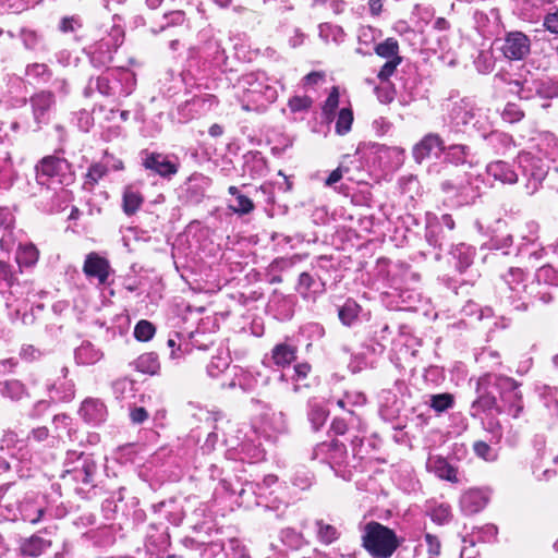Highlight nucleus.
<instances>
[{
	"label": "nucleus",
	"instance_id": "obj_63",
	"mask_svg": "<svg viewBox=\"0 0 558 558\" xmlns=\"http://www.w3.org/2000/svg\"><path fill=\"white\" fill-rule=\"evenodd\" d=\"M21 355L26 361H33V360H36L37 357H39L40 352L33 345H25L22 348Z\"/></svg>",
	"mask_w": 558,
	"mask_h": 558
},
{
	"label": "nucleus",
	"instance_id": "obj_33",
	"mask_svg": "<svg viewBox=\"0 0 558 558\" xmlns=\"http://www.w3.org/2000/svg\"><path fill=\"white\" fill-rule=\"evenodd\" d=\"M316 535L322 544L330 545L339 538V532L336 526L324 522L323 520L315 521Z\"/></svg>",
	"mask_w": 558,
	"mask_h": 558
},
{
	"label": "nucleus",
	"instance_id": "obj_42",
	"mask_svg": "<svg viewBox=\"0 0 558 558\" xmlns=\"http://www.w3.org/2000/svg\"><path fill=\"white\" fill-rule=\"evenodd\" d=\"M444 230L441 226H432L426 232L427 242L434 247H438L442 250L449 243L446 241L445 235L442 234Z\"/></svg>",
	"mask_w": 558,
	"mask_h": 558
},
{
	"label": "nucleus",
	"instance_id": "obj_58",
	"mask_svg": "<svg viewBox=\"0 0 558 558\" xmlns=\"http://www.w3.org/2000/svg\"><path fill=\"white\" fill-rule=\"evenodd\" d=\"M26 74L29 76H35V77L45 76V75H47L48 77L50 76L49 69L47 68L46 64H41V63L29 64L26 68Z\"/></svg>",
	"mask_w": 558,
	"mask_h": 558
},
{
	"label": "nucleus",
	"instance_id": "obj_44",
	"mask_svg": "<svg viewBox=\"0 0 558 558\" xmlns=\"http://www.w3.org/2000/svg\"><path fill=\"white\" fill-rule=\"evenodd\" d=\"M0 282L7 288H12L17 282L16 271L5 262H0Z\"/></svg>",
	"mask_w": 558,
	"mask_h": 558
},
{
	"label": "nucleus",
	"instance_id": "obj_26",
	"mask_svg": "<svg viewBox=\"0 0 558 558\" xmlns=\"http://www.w3.org/2000/svg\"><path fill=\"white\" fill-rule=\"evenodd\" d=\"M537 80L524 78L523 81L513 80L508 83L509 92L518 95L521 99H532L537 97L536 87Z\"/></svg>",
	"mask_w": 558,
	"mask_h": 558
},
{
	"label": "nucleus",
	"instance_id": "obj_35",
	"mask_svg": "<svg viewBox=\"0 0 558 558\" xmlns=\"http://www.w3.org/2000/svg\"><path fill=\"white\" fill-rule=\"evenodd\" d=\"M360 311V305L354 300L348 299L338 310V316L343 325L351 326L357 318Z\"/></svg>",
	"mask_w": 558,
	"mask_h": 558
},
{
	"label": "nucleus",
	"instance_id": "obj_54",
	"mask_svg": "<svg viewBox=\"0 0 558 558\" xmlns=\"http://www.w3.org/2000/svg\"><path fill=\"white\" fill-rule=\"evenodd\" d=\"M401 62L400 57H396L392 60L387 61L380 69L378 73V78L380 81H387L396 71L398 64Z\"/></svg>",
	"mask_w": 558,
	"mask_h": 558
},
{
	"label": "nucleus",
	"instance_id": "obj_46",
	"mask_svg": "<svg viewBox=\"0 0 558 558\" xmlns=\"http://www.w3.org/2000/svg\"><path fill=\"white\" fill-rule=\"evenodd\" d=\"M38 250L33 244H26L20 247L19 259L25 265H33L38 259Z\"/></svg>",
	"mask_w": 558,
	"mask_h": 558
},
{
	"label": "nucleus",
	"instance_id": "obj_32",
	"mask_svg": "<svg viewBox=\"0 0 558 558\" xmlns=\"http://www.w3.org/2000/svg\"><path fill=\"white\" fill-rule=\"evenodd\" d=\"M308 421L312 424L314 430H318L326 422L328 417V411L318 402H308Z\"/></svg>",
	"mask_w": 558,
	"mask_h": 558
},
{
	"label": "nucleus",
	"instance_id": "obj_20",
	"mask_svg": "<svg viewBox=\"0 0 558 558\" xmlns=\"http://www.w3.org/2000/svg\"><path fill=\"white\" fill-rule=\"evenodd\" d=\"M486 171L488 175H492L495 180L502 183L512 184L518 181V174L515 171L509 163L501 160L490 162L487 166Z\"/></svg>",
	"mask_w": 558,
	"mask_h": 558
},
{
	"label": "nucleus",
	"instance_id": "obj_45",
	"mask_svg": "<svg viewBox=\"0 0 558 558\" xmlns=\"http://www.w3.org/2000/svg\"><path fill=\"white\" fill-rule=\"evenodd\" d=\"M155 335V327L148 320H140L134 328V336L140 341H148Z\"/></svg>",
	"mask_w": 558,
	"mask_h": 558
},
{
	"label": "nucleus",
	"instance_id": "obj_10",
	"mask_svg": "<svg viewBox=\"0 0 558 558\" xmlns=\"http://www.w3.org/2000/svg\"><path fill=\"white\" fill-rule=\"evenodd\" d=\"M501 50L510 60H521L530 52V39L521 32L507 34Z\"/></svg>",
	"mask_w": 558,
	"mask_h": 558
},
{
	"label": "nucleus",
	"instance_id": "obj_50",
	"mask_svg": "<svg viewBox=\"0 0 558 558\" xmlns=\"http://www.w3.org/2000/svg\"><path fill=\"white\" fill-rule=\"evenodd\" d=\"M424 538L427 545V553L430 556V558L438 557L441 550V543L439 538L430 533H426L424 535Z\"/></svg>",
	"mask_w": 558,
	"mask_h": 558
},
{
	"label": "nucleus",
	"instance_id": "obj_16",
	"mask_svg": "<svg viewBox=\"0 0 558 558\" xmlns=\"http://www.w3.org/2000/svg\"><path fill=\"white\" fill-rule=\"evenodd\" d=\"M484 383L492 384L494 389L499 392L500 398H508V395L520 391V384L513 378L497 375V374H485Z\"/></svg>",
	"mask_w": 558,
	"mask_h": 558
},
{
	"label": "nucleus",
	"instance_id": "obj_25",
	"mask_svg": "<svg viewBox=\"0 0 558 558\" xmlns=\"http://www.w3.org/2000/svg\"><path fill=\"white\" fill-rule=\"evenodd\" d=\"M0 393L12 401H20L28 396L25 385L17 379L0 383Z\"/></svg>",
	"mask_w": 558,
	"mask_h": 558
},
{
	"label": "nucleus",
	"instance_id": "obj_64",
	"mask_svg": "<svg viewBox=\"0 0 558 558\" xmlns=\"http://www.w3.org/2000/svg\"><path fill=\"white\" fill-rule=\"evenodd\" d=\"M330 429L336 435H343L347 432L348 426H347V423L344 422V420H342V418H335L332 421V423H331Z\"/></svg>",
	"mask_w": 558,
	"mask_h": 558
},
{
	"label": "nucleus",
	"instance_id": "obj_8",
	"mask_svg": "<svg viewBox=\"0 0 558 558\" xmlns=\"http://www.w3.org/2000/svg\"><path fill=\"white\" fill-rule=\"evenodd\" d=\"M83 272L89 279H97L98 286H106L109 284V278L113 270L107 258L96 252H90L85 257Z\"/></svg>",
	"mask_w": 558,
	"mask_h": 558
},
{
	"label": "nucleus",
	"instance_id": "obj_52",
	"mask_svg": "<svg viewBox=\"0 0 558 558\" xmlns=\"http://www.w3.org/2000/svg\"><path fill=\"white\" fill-rule=\"evenodd\" d=\"M339 105V92L337 87H332V90L330 92L329 96L327 97L325 105H324V112L326 116L332 114Z\"/></svg>",
	"mask_w": 558,
	"mask_h": 558
},
{
	"label": "nucleus",
	"instance_id": "obj_36",
	"mask_svg": "<svg viewBox=\"0 0 558 558\" xmlns=\"http://www.w3.org/2000/svg\"><path fill=\"white\" fill-rule=\"evenodd\" d=\"M502 402V412H507L512 417L517 418L523 411V400L521 391L508 395V398H500Z\"/></svg>",
	"mask_w": 558,
	"mask_h": 558
},
{
	"label": "nucleus",
	"instance_id": "obj_3",
	"mask_svg": "<svg viewBox=\"0 0 558 558\" xmlns=\"http://www.w3.org/2000/svg\"><path fill=\"white\" fill-rule=\"evenodd\" d=\"M36 178L39 184H48L49 181L61 185H70L74 182L72 166L66 159L58 156L44 157L36 166Z\"/></svg>",
	"mask_w": 558,
	"mask_h": 558
},
{
	"label": "nucleus",
	"instance_id": "obj_57",
	"mask_svg": "<svg viewBox=\"0 0 558 558\" xmlns=\"http://www.w3.org/2000/svg\"><path fill=\"white\" fill-rule=\"evenodd\" d=\"M349 172V167L343 163H340L337 169L331 171L329 177L326 179L325 184L327 186H332L335 183L339 182L345 173Z\"/></svg>",
	"mask_w": 558,
	"mask_h": 558
},
{
	"label": "nucleus",
	"instance_id": "obj_23",
	"mask_svg": "<svg viewBox=\"0 0 558 558\" xmlns=\"http://www.w3.org/2000/svg\"><path fill=\"white\" fill-rule=\"evenodd\" d=\"M104 353L90 342H83L75 350V360L82 365H93L100 361Z\"/></svg>",
	"mask_w": 558,
	"mask_h": 558
},
{
	"label": "nucleus",
	"instance_id": "obj_39",
	"mask_svg": "<svg viewBox=\"0 0 558 558\" xmlns=\"http://www.w3.org/2000/svg\"><path fill=\"white\" fill-rule=\"evenodd\" d=\"M454 402L453 396L450 393L433 395L430 397V408L436 412L441 413L452 408Z\"/></svg>",
	"mask_w": 558,
	"mask_h": 558
},
{
	"label": "nucleus",
	"instance_id": "obj_62",
	"mask_svg": "<svg viewBox=\"0 0 558 558\" xmlns=\"http://www.w3.org/2000/svg\"><path fill=\"white\" fill-rule=\"evenodd\" d=\"M23 41L26 48L33 49L37 44V34L33 31L22 32Z\"/></svg>",
	"mask_w": 558,
	"mask_h": 558
},
{
	"label": "nucleus",
	"instance_id": "obj_56",
	"mask_svg": "<svg viewBox=\"0 0 558 558\" xmlns=\"http://www.w3.org/2000/svg\"><path fill=\"white\" fill-rule=\"evenodd\" d=\"M229 549L231 553H229L228 555L231 558H250L245 547L238 539H231L229 542Z\"/></svg>",
	"mask_w": 558,
	"mask_h": 558
},
{
	"label": "nucleus",
	"instance_id": "obj_11",
	"mask_svg": "<svg viewBox=\"0 0 558 558\" xmlns=\"http://www.w3.org/2000/svg\"><path fill=\"white\" fill-rule=\"evenodd\" d=\"M34 120L40 128L41 124L48 123L49 110L54 104V96L51 92H39L29 98Z\"/></svg>",
	"mask_w": 558,
	"mask_h": 558
},
{
	"label": "nucleus",
	"instance_id": "obj_28",
	"mask_svg": "<svg viewBox=\"0 0 558 558\" xmlns=\"http://www.w3.org/2000/svg\"><path fill=\"white\" fill-rule=\"evenodd\" d=\"M482 425L484 430L489 435V441L492 444H499L502 438V425L497 417V413L489 412L482 418Z\"/></svg>",
	"mask_w": 558,
	"mask_h": 558
},
{
	"label": "nucleus",
	"instance_id": "obj_43",
	"mask_svg": "<svg viewBox=\"0 0 558 558\" xmlns=\"http://www.w3.org/2000/svg\"><path fill=\"white\" fill-rule=\"evenodd\" d=\"M107 173V167L101 163H94L86 174L84 187L92 190L94 185Z\"/></svg>",
	"mask_w": 558,
	"mask_h": 558
},
{
	"label": "nucleus",
	"instance_id": "obj_6",
	"mask_svg": "<svg viewBox=\"0 0 558 558\" xmlns=\"http://www.w3.org/2000/svg\"><path fill=\"white\" fill-rule=\"evenodd\" d=\"M65 472L72 475L73 480L83 484H92L97 471V464L89 454L70 450L64 462Z\"/></svg>",
	"mask_w": 558,
	"mask_h": 558
},
{
	"label": "nucleus",
	"instance_id": "obj_2",
	"mask_svg": "<svg viewBox=\"0 0 558 558\" xmlns=\"http://www.w3.org/2000/svg\"><path fill=\"white\" fill-rule=\"evenodd\" d=\"M238 87L247 97L246 102L243 101L242 108L246 111L252 109V105L256 107L271 104L277 99V89L268 83V78L264 73L244 74L238 82Z\"/></svg>",
	"mask_w": 558,
	"mask_h": 558
},
{
	"label": "nucleus",
	"instance_id": "obj_17",
	"mask_svg": "<svg viewBox=\"0 0 558 558\" xmlns=\"http://www.w3.org/2000/svg\"><path fill=\"white\" fill-rule=\"evenodd\" d=\"M20 513L24 521L36 524L43 518L45 507L36 496H29L21 502Z\"/></svg>",
	"mask_w": 558,
	"mask_h": 558
},
{
	"label": "nucleus",
	"instance_id": "obj_40",
	"mask_svg": "<svg viewBox=\"0 0 558 558\" xmlns=\"http://www.w3.org/2000/svg\"><path fill=\"white\" fill-rule=\"evenodd\" d=\"M234 201L235 204H230L229 209L238 215H247L255 208L253 201L242 193L238 195Z\"/></svg>",
	"mask_w": 558,
	"mask_h": 558
},
{
	"label": "nucleus",
	"instance_id": "obj_18",
	"mask_svg": "<svg viewBox=\"0 0 558 558\" xmlns=\"http://www.w3.org/2000/svg\"><path fill=\"white\" fill-rule=\"evenodd\" d=\"M315 454H326L330 463L340 464L347 454V449L342 442L333 439L329 442L324 441L318 444L315 448Z\"/></svg>",
	"mask_w": 558,
	"mask_h": 558
},
{
	"label": "nucleus",
	"instance_id": "obj_48",
	"mask_svg": "<svg viewBox=\"0 0 558 558\" xmlns=\"http://www.w3.org/2000/svg\"><path fill=\"white\" fill-rule=\"evenodd\" d=\"M473 450L477 457L486 461H494L496 459V453L494 452L492 447L485 441H475L473 445Z\"/></svg>",
	"mask_w": 558,
	"mask_h": 558
},
{
	"label": "nucleus",
	"instance_id": "obj_12",
	"mask_svg": "<svg viewBox=\"0 0 558 558\" xmlns=\"http://www.w3.org/2000/svg\"><path fill=\"white\" fill-rule=\"evenodd\" d=\"M143 166L162 178H170L179 170L178 163L172 162L167 156L157 153L147 154Z\"/></svg>",
	"mask_w": 558,
	"mask_h": 558
},
{
	"label": "nucleus",
	"instance_id": "obj_37",
	"mask_svg": "<svg viewBox=\"0 0 558 558\" xmlns=\"http://www.w3.org/2000/svg\"><path fill=\"white\" fill-rule=\"evenodd\" d=\"M451 254L458 259L457 267L460 271H464L473 263L474 250L471 246L459 244Z\"/></svg>",
	"mask_w": 558,
	"mask_h": 558
},
{
	"label": "nucleus",
	"instance_id": "obj_34",
	"mask_svg": "<svg viewBox=\"0 0 558 558\" xmlns=\"http://www.w3.org/2000/svg\"><path fill=\"white\" fill-rule=\"evenodd\" d=\"M537 97L542 99L558 98V78H541L537 80L536 87Z\"/></svg>",
	"mask_w": 558,
	"mask_h": 558
},
{
	"label": "nucleus",
	"instance_id": "obj_14",
	"mask_svg": "<svg viewBox=\"0 0 558 558\" xmlns=\"http://www.w3.org/2000/svg\"><path fill=\"white\" fill-rule=\"evenodd\" d=\"M80 415L88 423L99 424L106 420V405L98 399L88 398L83 401Z\"/></svg>",
	"mask_w": 558,
	"mask_h": 558
},
{
	"label": "nucleus",
	"instance_id": "obj_47",
	"mask_svg": "<svg viewBox=\"0 0 558 558\" xmlns=\"http://www.w3.org/2000/svg\"><path fill=\"white\" fill-rule=\"evenodd\" d=\"M430 518L437 524H445L449 522L451 518L450 507L448 505H439L432 509Z\"/></svg>",
	"mask_w": 558,
	"mask_h": 558
},
{
	"label": "nucleus",
	"instance_id": "obj_61",
	"mask_svg": "<svg viewBox=\"0 0 558 558\" xmlns=\"http://www.w3.org/2000/svg\"><path fill=\"white\" fill-rule=\"evenodd\" d=\"M130 417L134 424H141L148 418V413L144 408H134L130 412Z\"/></svg>",
	"mask_w": 558,
	"mask_h": 558
},
{
	"label": "nucleus",
	"instance_id": "obj_60",
	"mask_svg": "<svg viewBox=\"0 0 558 558\" xmlns=\"http://www.w3.org/2000/svg\"><path fill=\"white\" fill-rule=\"evenodd\" d=\"M544 26L553 34H558V11L545 16Z\"/></svg>",
	"mask_w": 558,
	"mask_h": 558
},
{
	"label": "nucleus",
	"instance_id": "obj_41",
	"mask_svg": "<svg viewBox=\"0 0 558 558\" xmlns=\"http://www.w3.org/2000/svg\"><path fill=\"white\" fill-rule=\"evenodd\" d=\"M398 41L393 38H387L385 41L376 45L375 52L383 58H392L398 57Z\"/></svg>",
	"mask_w": 558,
	"mask_h": 558
},
{
	"label": "nucleus",
	"instance_id": "obj_13",
	"mask_svg": "<svg viewBox=\"0 0 558 558\" xmlns=\"http://www.w3.org/2000/svg\"><path fill=\"white\" fill-rule=\"evenodd\" d=\"M295 290L304 300L315 301L318 295L325 292V283L304 271L299 276Z\"/></svg>",
	"mask_w": 558,
	"mask_h": 558
},
{
	"label": "nucleus",
	"instance_id": "obj_1",
	"mask_svg": "<svg viewBox=\"0 0 558 558\" xmlns=\"http://www.w3.org/2000/svg\"><path fill=\"white\" fill-rule=\"evenodd\" d=\"M362 544L374 558H390L400 545L391 529L375 521L364 526Z\"/></svg>",
	"mask_w": 558,
	"mask_h": 558
},
{
	"label": "nucleus",
	"instance_id": "obj_22",
	"mask_svg": "<svg viewBox=\"0 0 558 558\" xmlns=\"http://www.w3.org/2000/svg\"><path fill=\"white\" fill-rule=\"evenodd\" d=\"M296 359V348L288 343H279L271 351V360L275 365L286 367Z\"/></svg>",
	"mask_w": 558,
	"mask_h": 558
},
{
	"label": "nucleus",
	"instance_id": "obj_27",
	"mask_svg": "<svg viewBox=\"0 0 558 558\" xmlns=\"http://www.w3.org/2000/svg\"><path fill=\"white\" fill-rule=\"evenodd\" d=\"M144 198L133 186H126L123 191L122 209L125 215H134L142 206Z\"/></svg>",
	"mask_w": 558,
	"mask_h": 558
},
{
	"label": "nucleus",
	"instance_id": "obj_24",
	"mask_svg": "<svg viewBox=\"0 0 558 558\" xmlns=\"http://www.w3.org/2000/svg\"><path fill=\"white\" fill-rule=\"evenodd\" d=\"M93 90H97L104 96L116 95V86L112 84L111 76L105 74L96 78H90L84 92L85 96H89Z\"/></svg>",
	"mask_w": 558,
	"mask_h": 558
},
{
	"label": "nucleus",
	"instance_id": "obj_59",
	"mask_svg": "<svg viewBox=\"0 0 558 558\" xmlns=\"http://www.w3.org/2000/svg\"><path fill=\"white\" fill-rule=\"evenodd\" d=\"M311 368L312 367L308 363H299L293 367V375L291 378L296 381L305 379L311 372Z\"/></svg>",
	"mask_w": 558,
	"mask_h": 558
},
{
	"label": "nucleus",
	"instance_id": "obj_21",
	"mask_svg": "<svg viewBox=\"0 0 558 558\" xmlns=\"http://www.w3.org/2000/svg\"><path fill=\"white\" fill-rule=\"evenodd\" d=\"M50 546V541L45 539L38 535H33L22 541L20 550L24 556L38 557Z\"/></svg>",
	"mask_w": 558,
	"mask_h": 558
},
{
	"label": "nucleus",
	"instance_id": "obj_7",
	"mask_svg": "<svg viewBox=\"0 0 558 558\" xmlns=\"http://www.w3.org/2000/svg\"><path fill=\"white\" fill-rule=\"evenodd\" d=\"M494 387L492 384L484 383V375L477 379L476 383V399L472 402L470 414L473 417L480 416L481 413H489L493 410L497 414L502 413L501 407L497 404V399L493 393Z\"/></svg>",
	"mask_w": 558,
	"mask_h": 558
},
{
	"label": "nucleus",
	"instance_id": "obj_9",
	"mask_svg": "<svg viewBox=\"0 0 558 558\" xmlns=\"http://www.w3.org/2000/svg\"><path fill=\"white\" fill-rule=\"evenodd\" d=\"M446 151L444 140L436 133H428L413 147L412 155L417 163L424 159L435 156L438 158Z\"/></svg>",
	"mask_w": 558,
	"mask_h": 558
},
{
	"label": "nucleus",
	"instance_id": "obj_55",
	"mask_svg": "<svg viewBox=\"0 0 558 558\" xmlns=\"http://www.w3.org/2000/svg\"><path fill=\"white\" fill-rule=\"evenodd\" d=\"M288 105L293 112L304 111L311 107L312 100L308 97L294 96L289 100Z\"/></svg>",
	"mask_w": 558,
	"mask_h": 558
},
{
	"label": "nucleus",
	"instance_id": "obj_53",
	"mask_svg": "<svg viewBox=\"0 0 558 558\" xmlns=\"http://www.w3.org/2000/svg\"><path fill=\"white\" fill-rule=\"evenodd\" d=\"M471 179L470 178H466L465 180H458V181H452V180H447L445 182L441 183V189L444 192H462L468 184H471Z\"/></svg>",
	"mask_w": 558,
	"mask_h": 558
},
{
	"label": "nucleus",
	"instance_id": "obj_30",
	"mask_svg": "<svg viewBox=\"0 0 558 558\" xmlns=\"http://www.w3.org/2000/svg\"><path fill=\"white\" fill-rule=\"evenodd\" d=\"M469 155H470V149L468 146L451 145L448 148H446L445 159L448 162L453 163L456 166H464L466 163L471 166V161H469V159H468Z\"/></svg>",
	"mask_w": 558,
	"mask_h": 558
},
{
	"label": "nucleus",
	"instance_id": "obj_51",
	"mask_svg": "<svg viewBox=\"0 0 558 558\" xmlns=\"http://www.w3.org/2000/svg\"><path fill=\"white\" fill-rule=\"evenodd\" d=\"M524 113L514 104H508L502 111V118L509 123L520 121Z\"/></svg>",
	"mask_w": 558,
	"mask_h": 558
},
{
	"label": "nucleus",
	"instance_id": "obj_5",
	"mask_svg": "<svg viewBox=\"0 0 558 558\" xmlns=\"http://www.w3.org/2000/svg\"><path fill=\"white\" fill-rule=\"evenodd\" d=\"M124 34L121 28L113 27L111 32L88 48L90 62L94 66H106L113 60V53L122 45Z\"/></svg>",
	"mask_w": 558,
	"mask_h": 558
},
{
	"label": "nucleus",
	"instance_id": "obj_31",
	"mask_svg": "<svg viewBox=\"0 0 558 558\" xmlns=\"http://www.w3.org/2000/svg\"><path fill=\"white\" fill-rule=\"evenodd\" d=\"M501 278L509 290L515 293H520L521 288H524L523 282L525 279V272L519 267H510L507 272L501 276Z\"/></svg>",
	"mask_w": 558,
	"mask_h": 558
},
{
	"label": "nucleus",
	"instance_id": "obj_38",
	"mask_svg": "<svg viewBox=\"0 0 558 558\" xmlns=\"http://www.w3.org/2000/svg\"><path fill=\"white\" fill-rule=\"evenodd\" d=\"M353 122V112L350 108H342L339 111L337 121H336V132L339 135H344L351 130V125Z\"/></svg>",
	"mask_w": 558,
	"mask_h": 558
},
{
	"label": "nucleus",
	"instance_id": "obj_19",
	"mask_svg": "<svg viewBox=\"0 0 558 558\" xmlns=\"http://www.w3.org/2000/svg\"><path fill=\"white\" fill-rule=\"evenodd\" d=\"M427 468L433 471L439 478L457 483L459 480L457 477V469L452 466L445 458L442 457H430L427 461Z\"/></svg>",
	"mask_w": 558,
	"mask_h": 558
},
{
	"label": "nucleus",
	"instance_id": "obj_15",
	"mask_svg": "<svg viewBox=\"0 0 558 558\" xmlns=\"http://www.w3.org/2000/svg\"><path fill=\"white\" fill-rule=\"evenodd\" d=\"M486 504V496L478 489H470L460 498V508L468 515L480 512Z\"/></svg>",
	"mask_w": 558,
	"mask_h": 558
},
{
	"label": "nucleus",
	"instance_id": "obj_29",
	"mask_svg": "<svg viewBox=\"0 0 558 558\" xmlns=\"http://www.w3.org/2000/svg\"><path fill=\"white\" fill-rule=\"evenodd\" d=\"M134 366L141 373L155 375L160 368L158 355L154 352L144 353L134 361Z\"/></svg>",
	"mask_w": 558,
	"mask_h": 558
},
{
	"label": "nucleus",
	"instance_id": "obj_49",
	"mask_svg": "<svg viewBox=\"0 0 558 558\" xmlns=\"http://www.w3.org/2000/svg\"><path fill=\"white\" fill-rule=\"evenodd\" d=\"M229 365V362L226 357L216 356L213 357L210 363L207 365V372L209 376L217 377L220 373H222Z\"/></svg>",
	"mask_w": 558,
	"mask_h": 558
},
{
	"label": "nucleus",
	"instance_id": "obj_4",
	"mask_svg": "<svg viewBox=\"0 0 558 558\" xmlns=\"http://www.w3.org/2000/svg\"><path fill=\"white\" fill-rule=\"evenodd\" d=\"M518 162L525 179L524 189L527 195L535 194L546 179L549 181V165L542 158L524 153L519 155Z\"/></svg>",
	"mask_w": 558,
	"mask_h": 558
}]
</instances>
